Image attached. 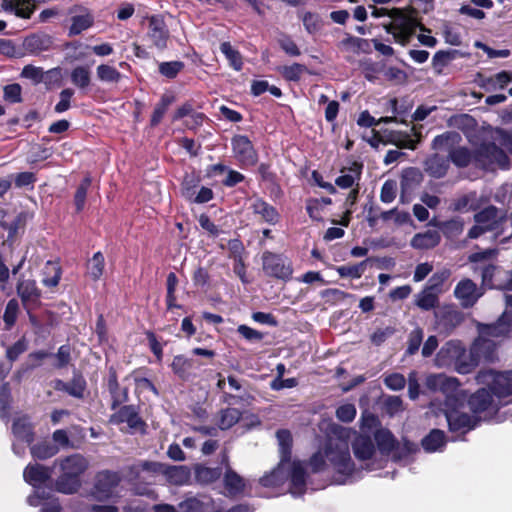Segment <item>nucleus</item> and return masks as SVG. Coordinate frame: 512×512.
Listing matches in <instances>:
<instances>
[{
	"mask_svg": "<svg viewBox=\"0 0 512 512\" xmlns=\"http://www.w3.org/2000/svg\"><path fill=\"white\" fill-rule=\"evenodd\" d=\"M478 208L477 193L474 191L454 198L449 205L452 212L476 211Z\"/></svg>",
	"mask_w": 512,
	"mask_h": 512,
	"instance_id": "obj_28",
	"label": "nucleus"
},
{
	"mask_svg": "<svg viewBox=\"0 0 512 512\" xmlns=\"http://www.w3.org/2000/svg\"><path fill=\"white\" fill-rule=\"evenodd\" d=\"M450 167V161L448 157L440 155L439 153H433L428 156L424 163V171L432 178L440 179L446 176Z\"/></svg>",
	"mask_w": 512,
	"mask_h": 512,
	"instance_id": "obj_16",
	"label": "nucleus"
},
{
	"mask_svg": "<svg viewBox=\"0 0 512 512\" xmlns=\"http://www.w3.org/2000/svg\"><path fill=\"white\" fill-rule=\"evenodd\" d=\"M59 464L61 472L80 478L88 467L87 460L80 454H73L65 458L56 460L54 465Z\"/></svg>",
	"mask_w": 512,
	"mask_h": 512,
	"instance_id": "obj_18",
	"label": "nucleus"
},
{
	"mask_svg": "<svg viewBox=\"0 0 512 512\" xmlns=\"http://www.w3.org/2000/svg\"><path fill=\"white\" fill-rule=\"evenodd\" d=\"M86 389V381L81 375H74L72 380L68 382L67 394L75 398L81 399L84 397Z\"/></svg>",
	"mask_w": 512,
	"mask_h": 512,
	"instance_id": "obj_61",
	"label": "nucleus"
},
{
	"mask_svg": "<svg viewBox=\"0 0 512 512\" xmlns=\"http://www.w3.org/2000/svg\"><path fill=\"white\" fill-rule=\"evenodd\" d=\"M445 415L449 429L452 432L466 433L474 429L477 425V419L475 417L456 409L447 410Z\"/></svg>",
	"mask_w": 512,
	"mask_h": 512,
	"instance_id": "obj_11",
	"label": "nucleus"
},
{
	"mask_svg": "<svg viewBox=\"0 0 512 512\" xmlns=\"http://www.w3.org/2000/svg\"><path fill=\"white\" fill-rule=\"evenodd\" d=\"M290 478V493L293 496L303 495L306 489V471L301 462L294 461L292 463Z\"/></svg>",
	"mask_w": 512,
	"mask_h": 512,
	"instance_id": "obj_24",
	"label": "nucleus"
},
{
	"mask_svg": "<svg viewBox=\"0 0 512 512\" xmlns=\"http://www.w3.org/2000/svg\"><path fill=\"white\" fill-rule=\"evenodd\" d=\"M384 27L387 33L393 35L395 42L402 46H406L410 42L417 28L422 32L430 31L412 14L404 13L400 9H394L392 21Z\"/></svg>",
	"mask_w": 512,
	"mask_h": 512,
	"instance_id": "obj_3",
	"label": "nucleus"
},
{
	"mask_svg": "<svg viewBox=\"0 0 512 512\" xmlns=\"http://www.w3.org/2000/svg\"><path fill=\"white\" fill-rule=\"evenodd\" d=\"M337 46L343 51L359 53L360 51H366L369 44L366 39L346 34L345 38Z\"/></svg>",
	"mask_w": 512,
	"mask_h": 512,
	"instance_id": "obj_40",
	"label": "nucleus"
},
{
	"mask_svg": "<svg viewBox=\"0 0 512 512\" xmlns=\"http://www.w3.org/2000/svg\"><path fill=\"white\" fill-rule=\"evenodd\" d=\"M262 269L268 277L288 281L292 277L291 261L282 254L264 251L262 254Z\"/></svg>",
	"mask_w": 512,
	"mask_h": 512,
	"instance_id": "obj_5",
	"label": "nucleus"
},
{
	"mask_svg": "<svg viewBox=\"0 0 512 512\" xmlns=\"http://www.w3.org/2000/svg\"><path fill=\"white\" fill-rule=\"evenodd\" d=\"M169 35V30L162 16L152 15L148 18L147 36L157 49L164 50L167 48Z\"/></svg>",
	"mask_w": 512,
	"mask_h": 512,
	"instance_id": "obj_10",
	"label": "nucleus"
},
{
	"mask_svg": "<svg viewBox=\"0 0 512 512\" xmlns=\"http://www.w3.org/2000/svg\"><path fill=\"white\" fill-rule=\"evenodd\" d=\"M303 26L307 33L316 34L323 27V20L318 13L307 11L301 16Z\"/></svg>",
	"mask_w": 512,
	"mask_h": 512,
	"instance_id": "obj_51",
	"label": "nucleus"
},
{
	"mask_svg": "<svg viewBox=\"0 0 512 512\" xmlns=\"http://www.w3.org/2000/svg\"><path fill=\"white\" fill-rule=\"evenodd\" d=\"M231 145L234 157L242 166H254L257 163L258 154L247 136H234Z\"/></svg>",
	"mask_w": 512,
	"mask_h": 512,
	"instance_id": "obj_9",
	"label": "nucleus"
},
{
	"mask_svg": "<svg viewBox=\"0 0 512 512\" xmlns=\"http://www.w3.org/2000/svg\"><path fill=\"white\" fill-rule=\"evenodd\" d=\"M445 445V434L442 430L433 429L422 439V447L427 452H435Z\"/></svg>",
	"mask_w": 512,
	"mask_h": 512,
	"instance_id": "obj_39",
	"label": "nucleus"
},
{
	"mask_svg": "<svg viewBox=\"0 0 512 512\" xmlns=\"http://www.w3.org/2000/svg\"><path fill=\"white\" fill-rule=\"evenodd\" d=\"M163 475L175 485H184L190 479V470L187 466H168L164 464Z\"/></svg>",
	"mask_w": 512,
	"mask_h": 512,
	"instance_id": "obj_34",
	"label": "nucleus"
},
{
	"mask_svg": "<svg viewBox=\"0 0 512 512\" xmlns=\"http://www.w3.org/2000/svg\"><path fill=\"white\" fill-rule=\"evenodd\" d=\"M185 67L182 61L161 62L158 66L159 73L168 78L174 79Z\"/></svg>",
	"mask_w": 512,
	"mask_h": 512,
	"instance_id": "obj_58",
	"label": "nucleus"
},
{
	"mask_svg": "<svg viewBox=\"0 0 512 512\" xmlns=\"http://www.w3.org/2000/svg\"><path fill=\"white\" fill-rule=\"evenodd\" d=\"M462 137L456 131H446L434 137L431 148L435 151H446L450 154L460 144Z\"/></svg>",
	"mask_w": 512,
	"mask_h": 512,
	"instance_id": "obj_23",
	"label": "nucleus"
},
{
	"mask_svg": "<svg viewBox=\"0 0 512 512\" xmlns=\"http://www.w3.org/2000/svg\"><path fill=\"white\" fill-rule=\"evenodd\" d=\"M414 298V304L423 311H430L439 303V295L426 288L417 293Z\"/></svg>",
	"mask_w": 512,
	"mask_h": 512,
	"instance_id": "obj_35",
	"label": "nucleus"
},
{
	"mask_svg": "<svg viewBox=\"0 0 512 512\" xmlns=\"http://www.w3.org/2000/svg\"><path fill=\"white\" fill-rule=\"evenodd\" d=\"M12 432L19 441L28 445L34 441L33 426L27 417L17 418L13 422Z\"/></svg>",
	"mask_w": 512,
	"mask_h": 512,
	"instance_id": "obj_29",
	"label": "nucleus"
},
{
	"mask_svg": "<svg viewBox=\"0 0 512 512\" xmlns=\"http://www.w3.org/2000/svg\"><path fill=\"white\" fill-rule=\"evenodd\" d=\"M97 78L105 83H118L123 75L113 66L101 64L96 68Z\"/></svg>",
	"mask_w": 512,
	"mask_h": 512,
	"instance_id": "obj_47",
	"label": "nucleus"
},
{
	"mask_svg": "<svg viewBox=\"0 0 512 512\" xmlns=\"http://www.w3.org/2000/svg\"><path fill=\"white\" fill-rule=\"evenodd\" d=\"M217 426L220 430H228L237 424L242 418V412L233 407L221 409L217 414Z\"/></svg>",
	"mask_w": 512,
	"mask_h": 512,
	"instance_id": "obj_31",
	"label": "nucleus"
},
{
	"mask_svg": "<svg viewBox=\"0 0 512 512\" xmlns=\"http://www.w3.org/2000/svg\"><path fill=\"white\" fill-rule=\"evenodd\" d=\"M251 208L255 214L260 215L261 218L269 224L274 225L279 220V214L277 210L262 199L258 198L254 200Z\"/></svg>",
	"mask_w": 512,
	"mask_h": 512,
	"instance_id": "obj_32",
	"label": "nucleus"
},
{
	"mask_svg": "<svg viewBox=\"0 0 512 512\" xmlns=\"http://www.w3.org/2000/svg\"><path fill=\"white\" fill-rule=\"evenodd\" d=\"M173 101V96L167 94L162 95L159 103L156 104L153 114L151 116V126H157L161 122L163 116L168 110V107L172 104Z\"/></svg>",
	"mask_w": 512,
	"mask_h": 512,
	"instance_id": "obj_50",
	"label": "nucleus"
},
{
	"mask_svg": "<svg viewBox=\"0 0 512 512\" xmlns=\"http://www.w3.org/2000/svg\"><path fill=\"white\" fill-rule=\"evenodd\" d=\"M441 235L438 230H427L422 233H417L411 239L410 245L414 249L428 250L439 245Z\"/></svg>",
	"mask_w": 512,
	"mask_h": 512,
	"instance_id": "obj_25",
	"label": "nucleus"
},
{
	"mask_svg": "<svg viewBox=\"0 0 512 512\" xmlns=\"http://www.w3.org/2000/svg\"><path fill=\"white\" fill-rule=\"evenodd\" d=\"M458 381L455 378L447 377L444 374L430 375L426 379V386L431 390L447 392L457 387Z\"/></svg>",
	"mask_w": 512,
	"mask_h": 512,
	"instance_id": "obj_33",
	"label": "nucleus"
},
{
	"mask_svg": "<svg viewBox=\"0 0 512 512\" xmlns=\"http://www.w3.org/2000/svg\"><path fill=\"white\" fill-rule=\"evenodd\" d=\"M362 168L363 164L358 162H353L351 166L342 168V175L336 178L335 184L342 189L351 188L354 184L358 185L362 174Z\"/></svg>",
	"mask_w": 512,
	"mask_h": 512,
	"instance_id": "obj_21",
	"label": "nucleus"
},
{
	"mask_svg": "<svg viewBox=\"0 0 512 512\" xmlns=\"http://www.w3.org/2000/svg\"><path fill=\"white\" fill-rule=\"evenodd\" d=\"M18 311H19V304H18L17 300H15V299L9 300L5 307V311H4V315H3V321L5 323V328L7 330H10L12 328V326L15 324V322L17 320V316H18Z\"/></svg>",
	"mask_w": 512,
	"mask_h": 512,
	"instance_id": "obj_60",
	"label": "nucleus"
},
{
	"mask_svg": "<svg viewBox=\"0 0 512 512\" xmlns=\"http://www.w3.org/2000/svg\"><path fill=\"white\" fill-rule=\"evenodd\" d=\"M53 468L35 463L28 464L23 472L24 480L34 488L40 486L51 478Z\"/></svg>",
	"mask_w": 512,
	"mask_h": 512,
	"instance_id": "obj_17",
	"label": "nucleus"
},
{
	"mask_svg": "<svg viewBox=\"0 0 512 512\" xmlns=\"http://www.w3.org/2000/svg\"><path fill=\"white\" fill-rule=\"evenodd\" d=\"M423 340V330L419 327L412 330L408 336L407 355H414L420 348Z\"/></svg>",
	"mask_w": 512,
	"mask_h": 512,
	"instance_id": "obj_64",
	"label": "nucleus"
},
{
	"mask_svg": "<svg viewBox=\"0 0 512 512\" xmlns=\"http://www.w3.org/2000/svg\"><path fill=\"white\" fill-rule=\"evenodd\" d=\"M222 469L220 467L195 466V479L200 484H210L220 478Z\"/></svg>",
	"mask_w": 512,
	"mask_h": 512,
	"instance_id": "obj_41",
	"label": "nucleus"
},
{
	"mask_svg": "<svg viewBox=\"0 0 512 512\" xmlns=\"http://www.w3.org/2000/svg\"><path fill=\"white\" fill-rule=\"evenodd\" d=\"M107 389L112 398V409H116L120 404L128 400V390L127 388L120 389L117 373L113 367L109 369Z\"/></svg>",
	"mask_w": 512,
	"mask_h": 512,
	"instance_id": "obj_22",
	"label": "nucleus"
},
{
	"mask_svg": "<svg viewBox=\"0 0 512 512\" xmlns=\"http://www.w3.org/2000/svg\"><path fill=\"white\" fill-rule=\"evenodd\" d=\"M375 441L382 453L391 452L396 445V439L394 438L393 434L386 429H379L376 431Z\"/></svg>",
	"mask_w": 512,
	"mask_h": 512,
	"instance_id": "obj_46",
	"label": "nucleus"
},
{
	"mask_svg": "<svg viewBox=\"0 0 512 512\" xmlns=\"http://www.w3.org/2000/svg\"><path fill=\"white\" fill-rule=\"evenodd\" d=\"M476 380L487 385L489 390L481 388L470 396L468 405L474 413L486 411L492 404L491 392L506 404L512 403V370L496 372L494 370L479 371Z\"/></svg>",
	"mask_w": 512,
	"mask_h": 512,
	"instance_id": "obj_1",
	"label": "nucleus"
},
{
	"mask_svg": "<svg viewBox=\"0 0 512 512\" xmlns=\"http://www.w3.org/2000/svg\"><path fill=\"white\" fill-rule=\"evenodd\" d=\"M449 276L450 272L448 270L436 272L429 278L424 288L440 295L443 292V285Z\"/></svg>",
	"mask_w": 512,
	"mask_h": 512,
	"instance_id": "obj_55",
	"label": "nucleus"
},
{
	"mask_svg": "<svg viewBox=\"0 0 512 512\" xmlns=\"http://www.w3.org/2000/svg\"><path fill=\"white\" fill-rule=\"evenodd\" d=\"M105 266V260L104 256L101 252H96L93 257L89 260L87 265V270L89 276L94 280L97 281L101 278L103 275Z\"/></svg>",
	"mask_w": 512,
	"mask_h": 512,
	"instance_id": "obj_54",
	"label": "nucleus"
},
{
	"mask_svg": "<svg viewBox=\"0 0 512 512\" xmlns=\"http://www.w3.org/2000/svg\"><path fill=\"white\" fill-rule=\"evenodd\" d=\"M120 477L118 473L111 471H102L97 474L94 486L95 494L99 498L110 497L114 489L119 485Z\"/></svg>",
	"mask_w": 512,
	"mask_h": 512,
	"instance_id": "obj_12",
	"label": "nucleus"
},
{
	"mask_svg": "<svg viewBox=\"0 0 512 512\" xmlns=\"http://www.w3.org/2000/svg\"><path fill=\"white\" fill-rule=\"evenodd\" d=\"M71 82L79 89H86L91 82V72L88 67L77 66L70 74Z\"/></svg>",
	"mask_w": 512,
	"mask_h": 512,
	"instance_id": "obj_48",
	"label": "nucleus"
},
{
	"mask_svg": "<svg viewBox=\"0 0 512 512\" xmlns=\"http://www.w3.org/2000/svg\"><path fill=\"white\" fill-rule=\"evenodd\" d=\"M171 367L175 374L181 378H185L189 369L192 367V363L191 360L185 358L184 356L177 355L174 357Z\"/></svg>",
	"mask_w": 512,
	"mask_h": 512,
	"instance_id": "obj_63",
	"label": "nucleus"
},
{
	"mask_svg": "<svg viewBox=\"0 0 512 512\" xmlns=\"http://www.w3.org/2000/svg\"><path fill=\"white\" fill-rule=\"evenodd\" d=\"M51 38L47 35H31L25 38L24 47L30 53H39L50 48Z\"/></svg>",
	"mask_w": 512,
	"mask_h": 512,
	"instance_id": "obj_38",
	"label": "nucleus"
},
{
	"mask_svg": "<svg viewBox=\"0 0 512 512\" xmlns=\"http://www.w3.org/2000/svg\"><path fill=\"white\" fill-rule=\"evenodd\" d=\"M497 341L491 338L479 337L473 342L471 346V355L477 357L479 360L492 362L495 359V352L497 348Z\"/></svg>",
	"mask_w": 512,
	"mask_h": 512,
	"instance_id": "obj_20",
	"label": "nucleus"
},
{
	"mask_svg": "<svg viewBox=\"0 0 512 512\" xmlns=\"http://www.w3.org/2000/svg\"><path fill=\"white\" fill-rule=\"evenodd\" d=\"M448 158L455 166L465 168L474 159V155H472L468 148L456 146L453 151H450Z\"/></svg>",
	"mask_w": 512,
	"mask_h": 512,
	"instance_id": "obj_45",
	"label": "nucleus"
},
{
	"mask_svg": "<svg viewBox=\"0 0 512 512\" xmlns=\"http://www.w3.org/2000/svg\"><path fill=\"white\" fill-rule=\"evenodd\" d=\"M473 220L481 224L487 232L501 233L503 224L507 221V213L494 205H489L474 214Z\"/></svg>",
	"mask_w": 512,
	"mask_h": 512,
	"instance_id": "obj_7",
	"label": "nucleus"
},
{
	"mask_svg": "<svg viewBox=\"0 0 512 512\" xmlns=\"http://www.w3.org/2000/svg\"><path fill=\"white\" fill-rule=\"evenodd\" d=\"M11 392L9 384L3 383L0 386V418L7 419L9 415Z\"/></svg>",
	"mask_w": 512,
	"mask_h": 512,
	"instance_id": "obj_62",
	"label": "nucleus"
},
{
	"mask_svg": "<svg viewBox=\"0 0 512 512\" xmlns=\"http://www.w3.org/2000/svg\"><path fill=\"white\" fill-rule=\"evenodd\" d=\"M435 317L439 328L446 333H450L463 321L462 313L452 306H443L435 312Z\"/></svg>",
	"mask_w": 512,
	"mask_h": 512,
	"instance_id": "obj_14",
	"label": "nucleus"
},
{
	"mask_svg": "<svg viewBox=\"0 0 512 512\" xmlns=\"http://www.w3.org/2000/svg\"><path fill=\"white\" fill-rule=\"evenodd\" d=\"M352 448L355 457L362 461L372 458L375 453L374 442L368 435H358L352 442Z\"/></svg>",
	"mask_w": 512,
	"mask_h": 512,
	"instance_id": "obj_26",
	"label": "nucleus"
},
{
	"mask_svg": "<svg viewBox=\"0 0 512 512\" xmlns=\"http://www.w3.org/2000/svg\"><path fill=\"white\" fill-rule=\"evenodd\" d=\"M81 486L80 478L67 475L61 472L55 482V489L63 494H73L78 491Z\"/></svg>",
	"mask_w": 512,
	"mask_h": 512,
	"instance_id": "obj_37",
	"label": "nucleus"
},
{
	"mask_svg": "<svg viewBox=\"0 0 512 512\" xmlns=\"http://www.w3.org/2000/svg\"><path fill=\"white\" fill-rule=\"evenodd\" d=\"M30 452L33 458L46 460L55 456L59 452V448L50 442L44 441L31 446Z\"/></svg>",
	"mask_w": 512,
	"mask_h": 512,
	"instance_id": "obj_42",
	"label": "nucleus"
},
{
	"mask_svg": "<svg viewBox=\"0 0 512 512\" xmlns=\"http://www.w3.org/2000/svg\"><path fill=\"white\" fill-rule=\"evenodd\" d=\"M223 482L227 495L230 497L237 496L244 491V479L229 467L225 471Z\"/></svg>",
	"mask_w": 512,
	"mask_h": 512,
	"instance_id": "obj_30",
	"label": "nucleus"
},
{
	"mask_svg": "<svg viewBox=\"0 0 512 512\" xmlns=\"http://www.w3.org/2000/svg\"><path fill=\"white\" fill-rule=\"evenodd\" d=\"M17 293L24 307L30 310L39 303L41 292L33 280H21L17 284Z\"/></svg>",
	"mask_w": 512,
	"mask_h": 512,
	"instance_id": "obj_19",
	"label": "nucleus"
},
{
	"mask_svg": "<svg viewBox=\"0 0 512 512\" xmlns=\"http://www.w3.org/2000/svg\"><path fill=\"white\" fill-rule=\"evenodd\" d=\"M220 51L225 55L226 59L229 61L230 66L236 70L240 71L243 67V60L240 52L232 47L230 42H223L220 45Z\"/></svg>",
	"mask_w": 512,
	"mask_h": 512,
	"instance_id": "obj_49",
	"label": "nucleus"
},
{
	"mask_svg": "<svg viewBox=\"0 0 512 512\" xmlns=\"http://www.w3.org/2000/svg\"><path fill=\"white\" fill-rule=\"evenodd\" d=\"M178 285V278L175 273L170 272L167 275V295H166V303L167 308H179L180 306L176 304V296L175 291Z\"/></svg>",
	"mask_w": 512,
	"mask_h": 512,
	"instance_id": "obj_59",
	"label": "nucleus"
},
{
	"mask_svg": "<svg viewBox=\"0 0 512 512\" xmlns=\"http://www.w3.org/2000/svg\"><path fill=\"white\" fill-rule=\"evenodd\" d=\"M474 160L485 169H490L494 166L502 169L509 167L508 156L493 142L482 143L475 151Z\"/></svg>",
	"mask_w": 512,
	"mask_h": 512,
	"instance_id": "obj_6",
	"label": "nucleus"
},
{
	"mask_svg": "<svg viewBox=\"0 0 512 512\" xmlns=\"http://www.w3.org/2000/svg\"><path fill=\"white\" fill-rule=\"evenodd\" d=\"M368 260H364L354 265H343L336 268V271L341 277L360 278L366 269Z\"/></svg>",
	"mask_w": 512,
	"mask_h": 512,
	"instance_id": "obj_56",
	"label": "nucleus"
},
{
	"mask_svg": "<svg viewBox=\"0 0 512 512\" xmlns=\"http://www.w3.org/2000/svg\"><path fill=\"white\" fill-rule=\"evenodd\" d=\"M93 21L94 19L89 13L73 16L69 27V35L75 36L81 34L92 26Z\"/></svg>",
	"mask_w": 512,
	"mask_h": 512,
	"instance_id": "obj_44",
	"label": "nucleus"
},
{
	"mask_svg": "<svg viewBox=\"0 0 512 512\" xmlns=\"http://www.w3.org/2000/svg\"><path fill=\"white\" fill-rule=\"evenodd\" d=\"M279 72L287 81L298 82L302 75L308 72L305 65L300 63H293L279 68Z\"/></svg>",
	"mask_w": 512,
	"mask_h": 512,
	"instance_id": "obj_52",
	"label": "nucleus"
},
{
	"mask_svg": "<svg viewBox=\"0 0 512 512\" xmlns=\"http://www.w3.org/2000/svg\"><path fill=\"white\" fill-rule=\"evenodd\" d=\"M511 331V323L505 315L501 316L495 323L482 324L479 326V334L497 341L506 338Z\"/></svg>",
	"mask_w": 512,
	"mask_h": 512,
	"instance_id": "obj_15",
	"label": "nucleus"
},
{
	"mask_svg": "<svg viewBox=\"0 0 512 512\" xmlns=\"http://www.w3.org/2000/svg\"><path fill=\"white\" fill-rule=\"evenodd\" d=\"M200 182L201 177L198 173H186L181 184L182 195L187 200H192L195 196L196 188L199 186Z\"/></svg>",
	"mask_w": 512,
	"mask_h": 512,
	"instance_id": "obj_43",
	"label": "nucleus"
},
{
	"mask_svg": "<svg viewBox=\"0 0 512 512\" xmlns=\"http://www.w3.org/2000/svg\"><path fill=\"white\" fill-rule=\"evenodd\" d=\"M91 185V178L85 177L78 186L74 195V204L77 212H81L85 206L88 189Z\"/></svg>",
	"mask_w": 512,
	"mask_h": 512,
	"instance_id": "obj_57",
	"label": "nucleus"
},
{
	"mask_svg": "<svg viewBox=\"0 0 512 512\" xmlns=\"http://www.w3.org/2000/svg\"><path fill=\"white\" fill-rule=\"evenodd\" d=\"M423 181V174L417 168L410 167L403 170L400 178V202L408 204L412 201L416 190Z\"/></svg>",
	"mask_w": 512,
	"mask_h": 512,
	"instance_id": "obj_8",
	"label": "nucleus"
},
{
	"mask_svg": "<svg viewBox=\"0 0 512 512\" xmlns=\"http://www.w3.org/2000/svg\"><path fill=\"white\" fill-rule=\"evenodd\" d=\"M114 417L117 422L127 423L131 429H139L145 425L134 405L121 407Z\"/></svg>",
	"mask_w": 512,
	"mask_h": 512,
	"instance_id": "obj_27",
	"label": "nucleus"
},
{
	"mask_svg": "<svg viewBox=\"0 0 512 512\" xmlns=\"http://www.w3.org/2000/svg\"><path fill=\"white\" fill-rule=\"evenodd\" d=\"M282 461H288L291 455L292 435L289 430L281 429L276 432Z\"/></svg>",
	"mask_w": 512,
	"mask_h": 512,
	"instance_id": "obj_53",
	"label": "nucleus"
},
{
	"mask_svg": "<svg viewBox=\"0 0 512 512\" xmlns=\"http://www.w3.org/2000/svg\"><path fill=\"white\" fill-rule=\"evenodd\" d=\"M350 434L349 428L331 424L330 435L324 449L325 458L338 473L343 475H350L354 471L349 449Z\"/></svg>",
	"mask_w": 512,
	"mask_h": 512,
	"instance_id": "obj_2",
	"label": "nucleus"
},
{
	"mask_svg": "<svg viewBox=\"0 0 512 512\" xmlns=\"http://www.w3.org/2000/svg\"><path fill=\"white\" fill-rule=\"evenodd\" d=\"M454 295L463 308L472 307L480 297L477 286L471 279L461 280L454 289Z\"/></svg>",
	"mask_w": 512,
	"mask_h": 512,
	"instance_id": "obj_13",
	"label": "nucleus"
},
{
	"mask_svg": "<svg viewBox=\"0 0 512 512\" xmlns=\"http://www.w3.org/2000/svg\"><path fill=\"white\" fill-rule=\"evenodd\" d=\"M164 464L155 461H140L128 467L126 477L133 482L136 487V493L140 495L149 494L147 487L138 485L144 483L152 485L156 483L157 477L163 475Z\"/></svg>",
	"mask_w": 512,
	"mask_h": 512,
	"instance_id": "obj_4",
	"label": "nucleus"
},
{
	"mask_svg": "<svg viewBox=\"0 0 512 512\" xmlns=\"http://www.w3.org/2000/svg\"><path fill=\"white\" fill-rule=\"evenodd\" d=\"M437 228L445 237L453 239L458 237L464 229V221L460 217H455L447 221L437 223Z\"/></svg>",
	"mask_w": 512,
	"mask_h": 512,
	"instance_id": "obj_36",
	"label": "nucleus"
}]
</instances>
